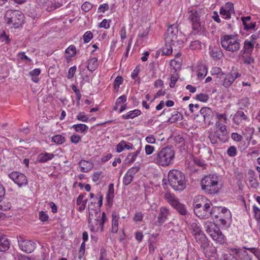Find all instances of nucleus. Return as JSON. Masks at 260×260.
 Listing matches in <instances>:
<instances>
[{
	"mask_svg": "<svg viewBox=\"0 0 260 260\" xmlns=\"http://www.w3.org/2000/svg\"><path fill=\"white\" fill-rule=\"evenodd\" d=\"M155 247H156L155 242L152 241H150L149 242V245H148L149 253H150L151 254H153L155 251Z\"/></svg>",
	"mask_w": 260,
	"mask_h": 260,
	"instance_id": "61",
	"label": "nucleus"
},
{
	"mask_svg": "<svg viewBox=\"0 0 260 260\" xmlns=\"http://www.w3.org/2000/svg\"><path fill=\"white\" fill-rule=\"evenodd\" d=\"M193 235L202 250L205 253L206 248L209 245V241L204 233L197 226V224H196V228L193 229Z\"/></svg>",
	"mask_w": 260,
	"mask_h": 260,
	"instance_id": "11",
	"label": "nucleus"
},
{
	"mask_svg": "<svg viewBox=\"0 0 260 260\" xmlns=\"http://www.w3.org/2000/svg\"><path fill=\"white\" fill-rule=\"evenodd\" d=\"M241 109L248 107L250 105V100L248 98L245 97L241 99L238 103Z\"/></svg>",
	"mask_w": 260,
	"mask_h": 260,
	"instance_id": "38",
	"label": "nucleus"
},
{
	"mask_svg": "<svg viewBox=\"0 0 260 260\" xmlns=\"http://www.w3.org/2000/svg\"><path fill=\"white\" fill-rule=\"evenodd\" d=\"M4 20L8 25L18 28L24 23V15L20 11L9 10L5 13Z\"/></svg>",
	"mask_w": 260,
	"mask_h": 260,
	"instance_id": "6",
	"label": "nucleus"
},
{
	"mask_svg": "<svg viewBox=\"0 0 260 260\" xmlns=\"http://www.w3.org/2000/svg\"><path fill=\"white\" fill-rule=\"evenodd\" d=\"M51 141L56 144L61 145L65 142L66 139L60 135H56L52 137Z\"/></svg>",
	"mask_w": 260,
	"mask_h": 260,
	"instance_id": "35",
	"label": "nucleus"
},
{
	"mask_svg": "<svg viewBox=\"0 0 260 260\" xmlns=\"http://www.w3.org/2000/svg\"><path fill=\"white\" fill-rule=\"evenodd\" d=\"M254 49V44L253 41H248L246 40L245 41L244 43V46L243 49L241 50V53L243 54H251Z\"/></svg>",
	"mask_w": 260,
	"mask_h": 260,
	"instance_id": "20",
	"label": "nucleus"
},
{
	"mask_svg": "<svg viewBox=\"0 0 260 260\" xmlns=\"http://www.w3.org/2000/svg\"><path fill=\"white\" fill-rule=\"evenodd\" d=\"M98 67V62L96 57H92L89 60L87 69L89 71L93 72L95 71Z\"/></svg>",
	"mask_w": 260,
	"mask_h": 260,
	"instance_id": "30",
	"label": "nucleus"
},
{
	"mask_svg": "<svg viewBox=\"0 0 260 260\" xmlns=\"http://www.w3.org/2000/svg\"><path fill=\"white\" fill-rule=\"evenodd\" d=\"M85 251V243L84 242H82L80 246V250L79 251V258L81 259L83 256L84 254Z\"/></svg>",
	"mask_w": 260,
	"mask_h": 260,
	"instance_id": "62",
	"label": "nucleus"
},
{
	"mask_svg": "<svg viewBox=\"0 0 260 260\" xmlns=\"http://www.w3.org/2000/svg\"><path fill=\"white\" fill-rule=\"evenodd\" d=\"M175 152L172 147H166L151 156L152 162L158 166H168L173 162Z\"/></svg>",
	"mask_w": 260,
	"mask_h": 260,
	"instance_id": "2",
	"label": "nucleus"
},
{
	"mask_svg": "<svg viewBox=\"0 0 260 260\" xmlns=\"http://www.w3.org/2000/svg\"><path fill=\"white\" fill-rule=\"evenodd\" d=\"M134 177L126 173L123 179V183L124 185H129L133 180Z\"/></svg>",
	"mask_w": 260,
	"mask_h": 260,
	"instance_id": "39",
	"label": "nucleus"
},
{
	"mask_svg": "<svg viewBox=\"0 0 260 260\" xmlns=\"http://www.w3.org/2000/svg\"><path fill=\"white\" fill-rule=\"evenodd\" d=\"M141 113L140 110L135 109L127 112L126 114L123 115L122 117L124 119H133L136 117L140 115Z\"/></svg>",
	"mask_w": 260,
	"mask_h": 260,
	"instance_id": "28",
	"label": "nucleus"
},
{
	"mask_svg": "<svg viewBox=\"0 0 260 260\" xmlns=\"http://www.w3.org/2000/svg\"><path fill=\"white\" fill-rule=\"evenodd\" d=\"M76 119L82 122H87L89 117L84 112H79L76 116Z\"/></svg>",
	"mask_w": 260,
	"mask_h": 260,
	"instance_id": "41",
	"label": "nucleus"
},
{
	"mask_svg": "<svg viewBox=\"0 0 260 260\" xmlns=\"http://www.w3.org/2000/svg\"><path fill=\"white\" fill-rule=\"evenodd\" d=\"M240 260H252V257L248 254V252L244 250L240 254Z\"/></svg>",
	"mask_w": 260,
	"mask_h": 260,
	"instance_id": "50",
	"label": "nucleus"
},
{
	"mask_svg": "<svg viewBox=\"0 0 260 260\" xmlns=\"http://www.w3.org/2000/svg\"><path fill=\"white\" fill-rule=\"evenodd\" d=\"M114 189L113 184H109L107 196V201L109 203L113 201V199L114 198Z\"/></svg>",
	"mask_w": 260,
	"mask_h": 260,
	"instance_id": "37",
	"label": "nucleus"
},
{
	"mask_svg": "<svg viewBox=\"0 0 260 260\" xmlns=\"http://www.w3.org/2000/svg\"><path fill=\"white\" fill-rule=\"evenodd\" d=\"M72 127L77 132L84 133L88 130V127L84 124H77L72 126Z\"/></svg>",
	"mask_w": 260,
	"mask_h": 260,
	"instance_id": "34",
	"label": "nucleus"
},
{
	"mask_svg": "<svg viewBox=\"0 0 260 260\" xmlns=\"http://www.w3.org/2000/svg\"><path fill=\"white\" fill-rule=\"evenodd\" d=\"M145 151L147 155H150L154 152V147L149 145H146L145 147Z\"/></svg>",
	"mask_w": 260,
	"mask_h": 260,
	"instance_id": "63",
	"label": "nucleus"
},
{
	"mask_svg": "<svg viewBox=\"0 0 260 260\" xmlns=\"http://www.w3.org/2000/svg\"><path fill=\"white\" fill-rule=\"evenodd\" d=\"M226 152L229 156L232 157L236 156L237 153V149L234 146H230L228 148Z\"/></svg>",
	"mask_w": 260,
	"mask_h": 260,
	"instance_id": "51",
	"label": "nucleus"
},
{
	"mask_svg": "<svg viewBox=\"0 0 260 260\" xmlns=\"http://www.w3.org/2000/svg\"><path fill=\"white\" fill-rule=\"evenodd\" d=\"M96 204L95 202H91L88 205V209H89V218H88V222L89 224H90L92 221L91 220L93 218V214L96 213V215L98 214V212L96 211V209L94 208L96 207L95 206V204Z\"/></svg>",
	"mask_w": 260,
	"mask_h": 260,
	"instance_id": "25",
	"label": "nucleus"
},
{
	"mask_svg": "<svg viewBox=\"0 0 260 260\" xmlns=\"http://www.w3.org/2000/svg\"><path fill=\"white\" fill-rule=\"evenodd\" d=\"M218 177L214 174H210L204 176L201 180V186L202 189L209 194L218 192Z\"/></svg>",
	"mask_w": 260,
	"mask_h": 260,
	"instance_id": "4",
	"label": "nucleus"
},
{
	"mask_svg": "<svg viewBox=\"0 0 260 260\" xmlns=\"http://www.w3.org/2000/svg\"><path fill=\"white\" fill-rule=\"evenodd\" d=\"M201 42L199 40L192 41L189 45L191 49L194 50L201 47Z\"/></svg>",
	"mask_w": 260,
	"mask_h": 260,
	"instance_id": "54",
	"label": "nucleus"
},
{
	"mask_svg": "<svg viewBox=\"0 0 260 260\" xmlns=\"http://www.w3.org/2000/svg\"><path fill=\"white\" fill-rule=\"evenodd\" d=\"M219 13L224 19H230L231 17L232 13H230L229 11H226L223 8H220Z\"/></svg>",
	"mask_w": 260,
	"mask_h": 260,
	"instance_id": "44",
	"label": "nucleus"
},
{
	"mask_svg": "<svg viewBox=\"0 0 260 260\" xmlns=\"http://www.w3.org/2000/svg\"><path fill=\"white\" fill-rule=\"evenodd\" d=\"M39 219L43 222L48 220V215L44 211H41L39 213Z\"/></svg>",
	"mask_w": 260,
	"mask_h": 260,
	"instance_id": "57",
	"label": "nucleus"
},
{
	"mask_svg": "<svg viewBox=\"0 0 260 260\" xmlns=\"http://www.w3.org/2000/svg\"><path fill=\"white\" fill-rule=\"evenodd\" d=\"M210 54L212 58L215 60H219L223 56L222 51L219 48H215L210 52Z\"/></svg>",
	"mask_w": 260,
	"mask_h": 260,
	"instance_id": "32",
	"label": "nucleus"
},
{
	"mask_svg": "<svg viewBox=\"0 0 260 260\" xmlns=\"http://www.w3.org/2000/svg\"><path fill=\"white\" fill-rule=\"evenodd\" d=\"M201 12L194 8H190L188 10V19L191 23L193 30L198 32L201 28L200 17Z\"/></svg>",
	"mask_w": 260,
	"mask_h": 260,
	"instance_id": "10",
	"label": "nucleus"
},
{
	"mask_svg": "<svg viewBox=\"0 0 260 260\" xmlns=\"http://www.w3.org/2000/svg\"><path fill=\"white\" fill-rule=\"evenodd\" d=\"M79 164L81 171L83 172H87L92 168V164L86 160H82L79 162Z\"/></svg>",
	"mask_w": 260,
	"mask_h": 260,
	"instance_id": "26",
	"label": "nucleus"
},
{
	"mask_svg": "<svg viewBox=\"0 0 260 260\" xmlns=\"http://www.w3.org/2000/svg\"><path fill=\"white\" fill-rule=\"evenodd\" d=\"M112 232L116 233L118 230V219L119 216L115 211L113 212L112 214Z\"/></svg>",
	"mask_w": 260,
	"mask_h": 260,
	"instance_id": "24",
	"label": "nucleus"
},
{
	"mask_svg": "<svg viewBox=\"0 0 260 260\" xmlns=\"http://www.w3.org/2000/svg\"><path fill=\"white\" fill-rule=\"evenodd\" d=\"M224 214H226L228 217H231V212L226 208L211 207V210L209 212V216H210L213 219H216L221 217Z\"/></svg>",
	"mask_w": 260,
	"mask_h": 260,
	"instance_id": "13",
	"label": "nucleus"
},
{
	"mask_svg": "<svg viewBox=\"0 0 260 260\" xmlns=\"http://www.w3.org/2000/svg\"><path fill=\"white\" fill-rule=\"evenodd\" d=\"M169 213V210L167 208L162 207L160 208V212L157 218L159 225H161L166 221Z\"/></svg>",
	"mask_w": 260,
	"mask_h": 260,
	"instance_id": "19",
	"label": "nucleus"
},
{
	"mask_svg": "<svg viewBox=\"0 0 260 260\" xmlns=\"http://www.w3.org/2000/svg\"><path fill=\"white\" fill-rule=\"evenodd\" d=\"M76 48L73 45L70 46L66 50V53L69 54L71 57L74 56L76 54Z\"/></svg>",
	"mask_w": 260,
	"mask_h": 260,
	"instance_id": "48",
	"label": "nucleus"
},
{
	"mask_svg": "<svg viewBox=\"0 0 260 260\" xmlns=\"http://www.w3.org/2000/svg\"><path fill=\"white\" fill-rule=\"evenodd\" d=\"M169 185L176 191H182L186 187V180L185 175L181 171L173 169L168 175Z\"/></svg>",
	"mask_w": 260,
	"mask_h": 260,
	"instance_id": "3",
	"label": "nucleus"
},
{
	"mask_svg": "<svg viewBox=\"0 0 260 260\" xmlns=\"http://www.w3.org/2000/svg\"><path fill=\"white\" fill-rule=\"evenodd\" d=\"M208 137L212 144H215L217 143V139L218 138V137H217V135H215V133L213 134L212 132H210L209 133Z\"/></svg>",
	"mask_w": 260,
	"mask_h": 260,
	"instance_id": "59",
	"label": "nucleus"
},
{
	"mask_svg": "<svg viewBox=\"0 0 260 260\" xmlns=\"http://www.w3.org/2000/svg\"><path fill=\"white\" fill-rule=\"evenodd\" d=\"M126 100V96L125 95H122L117 99L115 104L116 106H118L122 103H125Z\"/></svg>",
	"mask_w": 260,
	"mask_h": 260,
	"instance_id": "64",
	"label": "nucleus"
},
{
	"mask_svg": "<svg viewBox=\"0 0 260 260\" xmlns=\"http://www.w3.org/2000/svg\"><path fill=\"white\" fill-rule=\"evenodd\" d=\"M178 26L176 24L170 26L165 35V45L162 48V53L167 55L172 53L173 49L176 50L178 41L177 40Z\"/></svg>",
	"mask_w": 260,
	"mask_h": 260,
	"instance_id": "1",
	"label": "nucleus"
},
{
	"mask_svg": "<svg viewBox=\"0 0 260 260\" xmlns=\"http://www.w3.org/2000/svg\"><path fill=\"white\" fill-rule=\"evenodd\" d=\"M246 119V115L242 111H238L233 118L234 122L237 125L241 124L243 121H245Z\"/></svg>",
	"mask_w": 260,
	"mask_h": 260,
	"instance_id": "21",
	"label": "nucleus"
},
{
	"mask_svg": "<svg viewBox=\"0 0 260 260\" xmlns=\"http://www.w3.org/2000/svg\"><path fill=\"white\" fill-rule=\"evenodd\" d=\"M218 139L222 142H225L228 140V132L226 127L217 129L215 132Z\"/></svg>",
	"mask_w": 260,
	"mask_h": 260,
	"instance_id": "22",
	"label": "nucleus"
},
{
	"mask_svg": "<svg viewBox=\"0 0 260 260\" xmlns=\"http://www.w3.org/2000/svg\"><path fill=\"white\" fill-rule=\"evenodd\" d=\"M123 82V78L121 76H117L114 81V88H118L120 85Z\"/></svg>",
	"mask_w": 260,
	"mask_h": 260,
	"instance_id": "58",
	"label": "nucleus"
},
{
	"mask_svg": "<svg viewBox=\"0 0 260 260\" xmlns=\"http://www.w3.org/2000/svg\"><path fill=\"white\" fill-rule=\"evenodd\" d=\"M211 74L212 76L215 75H224V73L222 72L221 68L219 67H214L211 71Z\"/></svg>",
	"mask_w": 260,
	"mask_h": 260,
	"instance_id": "49",
	"label": "nucleus"
},
{
	"mask_svg": "<svg viewBox=\"0 0 260 260\" xmlns=\"http://www.w3.org/2000/svg\"><path fill=\"white\" fill-rule=\"evenodd\" d=\"M200 115L203 117V120L205 124L210 125L211 121L213 119L214 114L211 108L207 107H202L200 110Z\"/></svg>",
	"mask_w": 260,
	"mask_h": 260,
	"instance_id": "14",
	"label": "nucleus"
},
{
	"mask_svg": "<svg viewBox=\"0 0 260 260\" xmlns=\"http://www.w3.org/2000/svg\"><path fill=\"white\" fill-rule=\"evenodd\" d=\"M221 8H223L226 11H229L231 13H233L234 12V5L230 2L226 3L225 6Z\"/></svg>",
	"mask_w": 260,
	"mask_h": 260,
	"instance_id": "52",
	"label": "nucleus"
},
{
	"mask_svg": "<svg viewBox=\"0 0 260 260\" xmlns=\"http://www.w3.org/2000/svg\"><path fill=\"white\" fill-rule=\"evenodd\" d=\"M241 57L243 58V62L245 64H250L251 63H254V58L251 56V54H242L241 53Z\"/></svg>",
	"mask_w": 260,
	"mask_h": 260,
	"instance_id": "36",
	"label": "nucleus"
},
{
	"mask_svg": "<svg viewBox=\"0 0 260 260\" xmlns=\"http://www.w3.org/2000/svg\"><path fill=\"white\" fill-rule=\"evenodd\" d=\"M250 16L242 17L241 20L244 26V29L247 31L254 30L256 26V22H252Z\"/></svg>",
	"mask_w": 260,
	"mask_h": 260,
	"instance_id": "18",
	"label": "nucleus"
},
{
	"mask_svg": "<svg viewBox=\"0 0 260 260\" xmlns=\"http://www.w3.org/2000/svg\"><path fill=\"white\" fill-rule=\"evenodd\" d=\"M164 198L168 203L174 209H175L181 215H185L187 211L185 206L181 203L178 199L174 194L170 192H166L164 194Z\"/></svg>",
	"mask_w": 260,
	"mask_h": 260,
	"instance_id": "9",
	"label": "nucleus"
},
{
	"mask_svg": "<svg viewBox=\"0 0 260 260\" xmlns=\"http://www.w3.org/2000/svg\"><path fill=\"white\" fill-rule=\"evenodd\" d=\"M240 76V74L236 72L231 73L225 76L224 75L223 78L221 81L222 82V84L224 87L229 88L233 84L236 79Z\"/></svg>",
	"mask_w": 260,
	"mask_h": 260,
	"instance_id": "15",
	"label": "nucleus"
},
{
	"mask_svg": "<svg viewBox=\"0 0 260 260\" xmlns=\"http://www.w3.org/2000/svg\"><path fill=\"white\" fill-rule=\"evenodd\" d=\"M92 37H93V34L91 31H86L84 34V35L83 36L84 42L85 43L89 42L91 40V39L92 38Z\"/></svg>",
	"mask_w": 260,
	"mask_h": 260,
	"instance_id": "47",
	"label": "nucleus"
},
{
	"mask_svg": "<svg viewBox=\"0 0 260 260\" xmlns=\"http://www.w3.org/2000/svg\"><path fill=\"white\" fill-rule=\"evenodd\" d=\"M201 202L194 204V212L199 217L208 218L211 210V203L206 197L201 196Z\"/></svg>",
	"mask_w": 260,
	"mask_h": 260,
	"instance_id": "7",
	"label": "nucleus"
},
{
	"mask_svg": "<svg viewBox=\"0 0 260 260\" xmlns=\"http://www.w3.org/2000/svg\"><path fill=\"white\" fill-rule=\"evenodd\" d=\"M204 226L206 232L214 241L220 244H223L225 242V236L214 223L207 221L205 223Z\"/></svg>",
	"mask_w": 260,
	"mask_h": 260,
	"instance_id": "8",
	"label": "nucleus"
},
{
	"mask_svg": "<svg viewBox=\"0 0 260 260\" xmlns=\"http://www.w3.org/2000/svg\"><path fill=\"white\" fill-rule=\"evenodd\" d=\"M92 7V5L89 2H85L81 6L82 10L84 12H88Z\"/></svg>",
	"mask_w": 260,
	"mask_h": 260,
	"instance_id": "56",
	"label": "nucleus"
},
{
	"mask_svg": "<svg viewBox=\"0 0 260 260\" xmlns=\"http://www.w3.org/2000/svg\"><path fill=\"white\" fill-rule=\"evenodd\" d=\"M220 44L226 51L237 52L241 48V40L236 35H225L221 36Z\"/></svg>",
	"mask_w": 260,
	"mask_h": 260,
	"instance_id": "5",
	"label": "nucleus"
},
{
	"mask_svg": "<svg viewBox=\"0 0 260 260\" xmlns=\"http://www.w3.org/2000/svg\"><path fill=\"white\" fill-rule=\"evenodd\" d=\"M140 167L139 166H135L130 168L126 173L134 177V175L139 171Z\"/></svg>",
	"mask_w": 260,
	"mask_h": 260,
	"instance_id": "55",
	"label": "nucleus"
},
{
	"mask_svg": "<svg viewBox=\"0 0 260 260\" xmlns=\"http://www.w3.org/2000/svg\"><path fill=\"white\" fill-rule=\"evenodd\" d=\"M182 119V115L178 111H174L169 118L168 121L171 123H174Z\"/></svg>",
	"mask_w": 260,
	"mask_h": 260,
	"instance_id": "31",
	"label": "nucleus"
},
{
	"mask_svg": "<svg viewBox=\"0 0 260 260\" xmlns=\"http://www.w3.org/2000/svg\"><path fill=\"white\" fill-rule=\"evenodd\" d=\"M253 210L254 213V216L256 221L260 223V209L257 206H253Z\"/></svg>",
	"mask_w": 260,
	"mask_h": 260,
	"instance_id": "46",
	"label": "nucleus"
},
{
	"mask_svg": "<svg viewBox=\"0 0 260 260\" xmlns=\"http://www.w3.org/2000/svg\"><path fill=\"white\" fill-rule=\"evenodd\" d=\"M9 247L10 243L6 236L0 235V251H6Z\"/></svg>",
	"mask_w": 260,
	"mask_h": 260,
	"instance_id": "23",
	"label": "nucleus"
},
{
	"mask_svg": "<svg viewBox=\"0 0 260 260\" xmlns=\"http://www.w3.org/2000/svg\"><path fill=\"white\" fill-rule=\"evenodd\" d=\"M216 117L218 119V121H220L223 120V121L224 123H227L228 119H227L226 115L225 113H224L223 114H219L218 113H216Z\"/></svg>",
	"mask_w": 260,
	"mask_h": 260,
	"instance_id": "53",
	"label": "nucleus"
},
{
	"mask_svg": "<svg viewBox=\"0 0 260 260\" xmlns=\"http://www.w3.org/2000/svg\"><path fill=\"white\" fill-rule=\"evenodd\" d=\"M98 217H100V215L96 217V219H94L95 223V226L92 224V222L89 224V226L90 227V230L92 232H98L100 229H101V231H103L104 222L106 220V216L105 212L102 213V218L100 221H98Z\"/></svg>",
	"mask_w": 260,
	"mask_h": 260,
	"instance_id": "17",
	"label": "nucleus"
},
{
	"mask_svg": "<svg viewBox=\"0 0 260 260\" xmlns=\"http://www.w3.org/2000/svg\"><path fill=\"white\" fill-rule=\"evenodd\" d=\"M54 156L55 155L52 153H41L38 155V161L40 162L44 163L52 159Z\"/></svg>",
	"mask_w": 260,
	"mask_h": 260,
	"instance_id": "27",
	"label": "nucleus"
},
{
	"mask_svg": "<svg viewBox=\"0 0 260 260\" xmlns=\"http://www.w3.org/2000/svg\"><path fill=\"white\" fill-rule=\"evenodd\" d=\"M209 98V95L205 93H200L196 95V99L202 102H206Z\"/></svg>",
	"mask_w": 260,
	"mask_h": 260,
	"instance_id": "43",
	"label": "nucleus"
},
{
	"mask_svg": "<svg viewBox=\"0 0 260 260\" xmlns=\"http://www.w3.org/2000/svg\"><path fill=\"white\" fill-rule=\"evenodd\" d=\"M70 140L72 143L77 144L81 141V137L77 135L74 134L71 136Z\"/></svg>",
	"mask_w": 260,
	"mask_h": 260,
	"instance_id": "60",
	"label": "nucleus"
},
{
	"mask_svg": "<svg viewBox=\"0 0 260 260\" xmlns=\"http://www.w3.org/2000/svg\"><path fill=\"white\" fill-rule=\"evenodd\" d=\"M245 249L249 250L251 252L254 254V255L255 256V257H257V258L258 260H260V249L255 248V247H252V248H244Z\"/></svg>",
	"mask_w": 260,
	"mask_h": 260,
	"instance_id": "42",
	"label": "nucleus"
},
{
	"mask_svg": "<svg viewBox=\"0 0 260 260\" xmlns=\"http://www.w3.org/2000/svg\"><path fill=\"white\" fill-rule=\"evenodd\" d=\"M20 249L27 253H31L35 249L36 244L30 240H18Z\"/></svg>",
	"mask_w": 260,
	"mask_h": 260,
	"instance_id": "16",
	"label": "nucleus"
},
{
	"mask_svg": "<svg viewBox=\"0 0 260 260\" xmlns=\"http://www.w3.org/2000/svg\"><path fill=\"white\" fill-rule=\"evenodd\" d=\"M139 153L140 151L137 150L135 152L129 153L125 159L126 163L128 164H131L134 162L136 160V157Z\"/></svg>",
	"mask_w": 260,
	"mask_h": 260,
	"instance_id": "33",
	"label": "nucleus"
},
{
	"mask_svg": "<svg viewBox=\"0 0 260 260\" xmlns=\"http://www.w3.org/2000/svg\"><path fill=\"white\" fill-rule=\"evenodd\" d=\"M9 177L17 184L19 187L27 184V179L26 176L19 172H13L9 175Z\"/></svg>",
	"mask_w": 260,
	"mask_h": 260,
	"instance_id": "12",
	"label": "nucleus"
},
{
	"mask_svg": "<svg viewBox=\"0 0 260 260\" xmlns=\"http://www.w3.org/2000/svg\"><path fill=\"white\" fill-rule=\"evenodd\" d=\"M198 77L199 79L204 78L207 75V67L203 64H199L198 66Z\"/></svg>",
	"mask_w": 260,
	"mask_h": 260,
	"instance_id": "29",
	"label": "nucleus"
},
{
	"mask_svg": "<svg viewBox=\"0 0 260 260\" xmlns=\"http://www.w3.org/2000/svg\"><path fill=\"white\" fill-rule=\"evenodd\" d=\"M63 5V1L61 0L60 2H55L53 4H52L50 7L47 8L48 11H53L57 8H59Z\"/></svg>",
	"mask_w": 260,
	"mask_h": 260,
	"instance_id": "40",
	"label": "nucleus"
},
{
	"mask_svg": "<svg viewBox=\"0 0 260 260\" xmlns=\"http://www.w3.org/2000/svg\"><path fill=\"white\" fill-rule=\"evenodd\" d=\"M221 260H238V259L231 253H226L222 255Z\"/></svg>",
	"mask_w": 260,
	"mask_h": 260,
	"instance_id": "45",
	"label": "nucleus"
}]
</instances>
